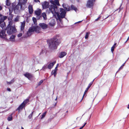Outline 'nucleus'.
<instances>
[{"label": "nucleus", "mask_w": 129, "mask_h": 129, "mask_svg": "<svg viewBox=\"0 0 129 129\" xmlns=\"http://www.w3.org/2000/svg\"><path fill=\"white\" fill-rule=\"evenodd\" d=\"M71 8L72 9L75 10V11H76L77 10V8L76 7H75L74 6L72 5L71 6Z\"/></svg>", "instance_id": "31"}, {"label": "nucleus", "mask_w": 129, "mask_h": 129, "mask_svg": "<svg viewBox=\"0 0 129 129\" xmlns=\"http://www.w3.org/2000/svg\"><path fill=\"white\" fill-rule=\"evenodd\" d=\"M41 10L40 9H39L35 11V13L37 15V18L38 19H39L41 18Z\"/></svg>", "instance_id": "9"}, {"label": "nucleus", "mask_w": 129, "mask_h": 129, "mask_svg": "<svg viewBox=\"0 0 129 129\" xmlns=\"http://www.w3.org/2000/svg\"><path fill=\"white\" fill-rule=\"evenodd\" d=\"M109 17V16H108L107 17H106V19L108 17Z\"/></svg>", "instance_id": "62"}, {"label": "nucleus", "mask_w": 129, "mask_h": 129, "mask_svg": "<svg viewBox=\"0 0 129 129\" xmlns=\"http://www.w3.org/2000/svg\"><path fill=\"white\" fill-rule=\"evenodd\" d=\"M42 53H43V51H42V52H40V54H42Z\"/></svg>", "instance_id": "58"}, {"label": "nucleus", "mask_w": 129, "mask_h": 129, "mask_svg": "<svg viewBox=\"0 0 129 129\" xmlns=\"http://www.w3.org/2000/svg\"><path fill=\"white\" fill-rule=\"evenodd\" d=\"M49 13L51 12L53 14V17L55 18L56 20H60V17L59 13V10L58 9L57 7L55 5H51L49 7Z\"/></svg>", "instance_id": "2"}, {"label": "nucleus", "mask_w": 129, "mask_h": 129, "mask_svg": "<svg viewBox=\"0 0 129 129\" xmlns=\"http://www.w3.org/2000/svg\"><path fill=\"white\" fill-rule=\"evenodd\" d=\"M57 96L56 99H55V100L56 101L57 100Z\"/></svg>", "instance_id": "54"}, {"label": "nucleus", "mask_w": 129, "mask_h": 129, "mask_svg": "<svg viewBox=\"0 0 129 129\" xmlns=\"http://www.w3.org/2000/svg\"><path fill=\"white\" fill-rule=\"evenodd\" d=\"M93 5V2L92 0H89L87 2V7L89 8L92 7Z\"/></svg>", "instance_id": "12"}, {"label": "nucleus", "mask_w": 129, "mask_h": 129, "mask_svg": "<svg viewBox=\"0 0 129 129\" xmlns=\"http://www.w3.org/2000/svg\"><path fill=\"white\" fill-rule=\"evenodd\" d=\"M34 0V1L35 2H40L39 0Z\"/></svg>", "instance_id": "43"}, {"label": "nucleus", "mask_w": 129, "mask_h": 129, "mask_svg": "<svg viewBox=\"0 0 129 129\" xmlns=\"http://www.w3.org/2000/svg\"><path fill=\"white\" fill-rule=\"evenodd\" d=\"M2 7L1 6H0V11L2 9Z\"/></svg>", "instance_id": "51"}, {"label": "nucleus", "mask_w": 129, "mask_h": 129, "mask_svg": "<svg viewBox=\"0 0 129 129\" xmlns=\"http://www.w3.org/2000/svg\"><path fill=\"white\" fill-rule=\"evenodd\" d=\"M42 16L44 20H46L47 19V18L46 17V15L45 13L44 12L42 13Z\"/></svg>", "instance_id": "25"}, {"label": "nucleus", "mask_w": 129, "mask_h": 129, "mask_svg": "<svg viewBox=\"0 0 129 129\" xmlns=\"http://www.w3.org/2000/svg\"><path fill=\"white\" fill-rule=\"evenodd\" d=\"M27 0H18V4L16 6L14 10L15 14L18 13L20 10H23L25 8V5Z\"/></svg>", "instance_id": "3"}, {"label": "nucleus", "mask_w": 129, "mask_h": 129, "mask_svg": "<svg viewBox=\"0 0 129 129\" xmlns=\"http://www.w3.org/2000/svg\"><path fill=\"white\" fill-rule=\"evenodd\" d=\"M80 118V119L81 118L80 117H78V118H77V119L78 118Z\"/></svg>", "instance_id": "61"}, {"label": "nucleus", "mask_w": 129, "mask_h": 129, "mask_svg": "<svg viewBox=\"0 0 129 129\" xmlns=\"http://www.w3.org/2000/svg\"><path fill=\"white\" fill-rule=\"evenodd\" d=\"M60 43V41L59 38V36L57 35L49 41V48L52 50L56 49L57 46Z\"/></svg>", "instance_id": "1"}, {"label": "nucleus", "mask_w": 129, "mask_h": 129, "mask_svg": "<svg viewBox=\"0 0 129 129\" xmlns=\"http://www.w3.org/2000/svg\"><path fill=\"white\" fill-rule=\"evenodd\" d=\"M82 21H78V22H77L76 23H75V24H76V23H80V22H81Z\"/></svg>", "instance_id": "49"}, {"label": "nucleus", "mask_w": 129, "mask_h": 129, "mask_svg": "<svg viewBox=\"0 0 129 129\" xmlns=\"http://www.w3.org/2000/svg\"><path fill=\"white\" fill-rule=\"evenodd\" d=\"M56 63V61H54L53 62L50 63L49 64L48 66V68L49 69H51L53 66Z\"/></svg>", "instance_id": "24"}, {"label": "nucleus", "mask_w": 129, "mask_h": 129, "mask_svg": "<svg viewBox=\"0 0 129 129\" xmlns=\"http://www.w3.org/2000/svg\"><path fill=\"white\" fill-rule=\"evenodd\" d=\"M12 21H10L9 22V24L7 26H8L9 27H12L11 26L12 25Z\"/></svg>", "instance_id": "34"}, {"label": "nucleus", "mask_w": 129, "mask_h": 129, "mask_svg": "<svg viewBox=\"0 0 129 129\" xmlns=\"http://www.w3.org/2000/svg\"><path fill=\"white\" fill-rule=\"evenodd\" d=\"M67 54V53L64 52H61L59 54V57L60 58H62Z\"/></svg>", "instance_id": "23"}, {"label": "nucleus", "mask_w": 129, "mask_h": 129, "mask_svg": "<svg viewBox=\"0 0 129 129\" xmlns=\"http://www.w3.org/2000/svg\"><path fill=\"white\" fill-rule=\"evenodd\" d=\"M129 39V36L128 37L126 41V42Z\"/></svg>", "instance_id": "55"}, {"label": "nucleus", "mask_w": 129, "mask_h": 129, "mask_svg": "<svg viewBox=\"0 0 129 129\" xmlns=\"http://www.w3.org/2000/svg\"><path fill=\"white\" fill-rule=\"evenodd\" d=\"M116 43H115L114 45L112 47H114V48H115V45H116Z\"/></svg>", "instance_id": "48"}, {"label": "nucleus", "mask_w": 129, "mask_h": 129, "mask_svg": "<svg viewBox=\"0 0 129 129\" xmlns=\"http://www.w3.org/2000/svg\"><path fill=\"white\" fill-rule=\"evenodd\" d=\"M39 25L43 29H45L47 28L48 26L47 24L45 23H40Z\"/></svg>", "instance_id": "17"}, {"label": "nucleus", "mask_w": 129, "mask_h": 129, "mask_svg": "<svg viewBox=\"0 0 129 129\" xmlns=\"http://www.w3.org/2000/svg\"><path fill=\"white\" fill-rule=\"evenodd\" d=\"M49 3L45 1L42 3V6L43 9H45L48 8L50 6Z\"/></svg>", "instance_id": "11"}, {"label": "nucleus", "mask_w": 129, "mask_h": 129, "mask_svg": "<svg viewBox=\"0 0 129 129\" xmlns=\"http://www.w3.org/2000/svg\"><path fill=\"white\" fill-rule=\"evenodd\" d=\"M52 73H53V74L54 75V77H55L56 74V71L54 70H53L52 71Z\"/></svg>", "instance_id": "33"}, {"label": "nucleus", "mask_w": 129, "mask_h": 129, "mask_svg": "<svg viewBox=\"0 0 129 129\" xmlns=\"http://www.w3.org/2000/svg\"><path fill=\"white\" fill-rule=\"evenodd\" d=\"M7 36H8V38H7V39H9L11 41H14L15 40V36L13 35H12L11 36H10V35H7Z\"/></svg>", "instance_id": "18"}, {"label": "nucleus", "mask_w": 129, "mask_h": 129, "mask_svg": "<svg viewBox=\"0 0 129 129\" xmlns=\"http://www.w3.org/2000/svg\"><path fill=\"white\" fill-rule=\"evenodd\" d=\"M62 6L67 11H69L71 10V8L67 4H63Z\"/></svg>", "instance_id": "15"}, {"label": "nucleus", "mask_w": 129, "mask_h": 129, "mask_svg": "<svg viewBox=\"0 0 129 129\" xmlns=\"http://www.w3.org/2000/svg\"><path fill=\"white\" fill-rule=\"evenodd\" d=\"M11 16V17L12 18L13 17V15H12V14H11L10 15V16Z\"/></svg>", "instance_id": "53"}, {"label": "nucleus", "mask_w": 129, "mask_h": 129, "mask_svg": "<svg viewBox=\"0 0 129 129\" xmlns=\"http://www.w3.org/2000/svg\"><path fill=\"white\" fill-rule=\"evenodd\" d=\"M6 129H10V128L8 127H7V128H6Z\"/></svg>", "instance_id": "59"}, {"label": "nucleus", "mask_w": 129, "mask_h": 129, "mask_svg": "<svg viewBox=\"0 0 129 129\" xmlns=\"http://www.w3.org/2000/svg\"><path fill=\"white\" fill-rule=\"evenodd\" d=\"M6 31L3 30L0 32V37L1 38H8V36L5 34Z\"/></svg>", "instance_id": "8"}, {"label": "nucleus", "mask_w": 129, "mask_h": 129, "mask_svg": "<svg viewBox=\"0 0 129 129\" xmlns=\"http://www.w3.org/2000/svg\"><path fill=\"white\" fill-rule=\"evenodd\" d=\"M90 34V33L89 32H87L86 33L85 36V38L86 39H87L89 36V35Z\"/></svg>", "instance_id": "30"}, {"label": "nucleus", "mask_w": 129, "mask_h": 129, "mask_svg": "<svg viewBox=\"0 0 129 129\" xmlns=\"http://www.w3.org/2000/svg\"><path fill=\"white\" fill-rule=\"evenodd\" d=\"M41 114V113L39 114L38 116V117L39 116V115L40 114Z\"/></svg>", "instance_id": "60"}, {"label": "nucleus", "mask_w": 129, "mask_h": 129, "mask_svg": "<svg viewBox=\"0 0 129 129\" xmlns=\"http://www.w3.org/2000/svg\"><path fill=\"white\" fill-rule=\"evenodd\" d=\"M43 80H40L39 82L38 83V84L37 85L38 86H39L43 82Z\"/></svg>", "instance_id": "35"}, {"label": "nucleus", "mask_w": 129, "mask_h": 129, "mask_svg": "<svg viewBox=\"0 0 129 129\" xmlns=\"http://www.w3.org/2000/svg\"><path fill=\"white\" fill-rule=\"evenodd\" d=\"M92 0L93 1V2H94V1H95V0Z\"/></svg>", "instance_id": "63"}, {"label": "nucleus", "mask_w": 129, "mask_h": 129, "mask_svg": "<svg viewBox=\"0 0 129 129\" xmlns=\"http://www.w3.org/2000/svg\"><path fill=\"white\" fill-rule=\"evenodd\" d=\"M41 125L40 124H39L37 126L35 129H40V128Z\"/></svg>", "instance_id": "38"}, {"label": "nucleus", "mask_w": 129, "mask_h": 129, "mask_svg": "<svg viewBox=\"0 0 129 129\" xmlns=\"http://www.w3.org/2000/svg\"><path fill=\"white\" fill-rule=\"evenodd\" d=\"M14 81V79H12L11 81L9 82H7V83L8 84H11L13 83Z\"/></svg>", "instance_id": "32"}, {"label": "nucleus", "mask_w": 129, "mask_h": 129, "mask_svg": "<svg viewBox=\"0 0 129 129\" xmlns=\"http://www.w3.org/2000/svg\"><path fill=\"white\" fill-rule=\"evenodd\" d=\"M57 67H56L54 70L55 71H57Z\"/></svg>", "instance_id": "47"}, {"label": "nucleus", "mask_w": 129, "mask_h": 129, "mask_svg": "<svg viewBox=\"0 0 129 129\" xmlns=\"http://www.w3.org/2000/svg\"><path fill=\"white\" fill-rule=\"evenodd\" d=\"M114 47H111V51L112 52H113V51L114 50Z\"/></svg>", "instance_id": "40"}, {"label": "nucleus", "mask_w": 129, "mask_h": 129, "mask_svg": "<svg viewBox=\"0 0 129 129\" xmlns=\"http://www.w3.org/2000/svg\"><path fill=\"white\" fill-rule=\"evenodd\" d=\"M29 100L28 99H26L17 108L16 110H18L19 111L20 110H22L25 105L29 102Z\"/></svg>", "instance_id": "7"}, {"label": "nucleus", "mask_w": 129, "mask_h": 129, "mask_svg": "<svg viewBox=\"0 0 129 129\" xmlns=\"http://www.w3.org/2000/svg\"><path fill=\"white\" fill-rule=\"evenodd\" d=\"M77 0V1H78V2H79V0Z\"/></svg>", "instance_id": "64"}, {"label": "nucleus", "mask_w": 129, "mask_h": 129, "mask_svg": "<svg viewBox=\"0 0 129 129\" xmlns=\"http://www.w3.org/2000/svg\"><path fill=\"white\" fill-rule=\"evenodd\" d=\"M55 22L54 19H52L49 23V25L51 26H54L55 24Z\"/></svg>", "instance_id": "22"}, {"label": "nucleus", "mask_w": 129, "mask_h": 129, "mask_svg": "<svg viewBox=\"0 0 129 129\" xmlns=\"http://www.w3.org/2000/svg\"><path fill=\"white\" fill-rule=\"evenodd\" d=\"M5 3H6V5L9 7V11H10L9 14L11 13V11H12L14 10V8L15 7V3H12L11 5V7H10L11 5V3L10 0H6V1Z\"/></svg>", "instance_id": "5"}, {"label": "nucleus", "mask_w": 129, "mask_h": 129, "mask_svg": "<svg viewBox=\"0 0 129 129\" xmlns=\"http://www.w3.org/2000/svg\"><path fill=\"white\" fill-rule=\"evenodd\" d=\"M92 83H92H89V84L87 87L86 88V90H85V92H84V94H83V97L82 98V100L83 99V98L84 96L85 95V94H86V92L87 91H88V89H89L90 88V86L92 85V84H91Z\"/></svg>", "instance_id": "21"}, {"label": "nucleus", "mask_w": 129, "mask_h": 129, "mask_svg": "<svg viewBox=\"0 0 129 129\" xmlns=\"http://www.w3.org/2000/svg\"><path fill=\"white\" fill-rule=\"evenodd\" d=\"M6 29L7 30V33L8 35H11L16 31L15 29L13 27H9L7 26Z\"/></svg>", "instance_id": "6"}, {"label": "nucleus", "mask_w": 129, "mask_h": 129, "mask_svg": "<svg viewBox=\"0 0 129 129\" xmlns=\"http://www.w3.org/2000/svg\"><path fill=\"white\" fill-rule=\"evenodd\" d=\"M60 11L61 12L60 16V19L61 18H62L65 17L66 12V11L62 8H60Z\"/></svg>", "instance_id": "10"}, {"label": "nucleus", "mask_w": 129, "mask_h": 129, "mask_svg": "<svg viewBox=\"0 0 129 129\" xmlns=\"http://www.w3.org/2000/svg\"><path fill=\"white\" fill-rule=\"evenodd\" d=\"M41 28L38 26H33L30 27L27 33V36H30L32 32L35 31L36 33H39L40 32Z\"/></svg>", "instance_id": "4"}, {"label": "nucleus", "mask_w": 129, "mask_h": 129, "mask_svg": "<svg viewBox=\"0 0 129 129\" xmlns=\"http://www.w3.org/2000/svg\"><path fill=\"white\" fill-rule=\"evenodd\" d=\"M123 67L122 66H121L119 68V69L118 70V71H119V70H120L121 69H123Z\"/></svg>", "instance_id": "42"}, {"label": "nucleus", "mask_w": 129, "mask_h": 129, "mask_svg": "<svg viewBox=\"0 0 129 129\" xmlns=\"http://www.w3.org/2000/svg\"><path fill=\"white\" fill-rule=\"evenodd\" d=\"M22 35V33H20L18 35V37H21Z\"/></svg>", "instance_id": "41"}, {"label": "nucleus", "mask_w": 129, "mask_h": 129, "mask_svg": "<svg viewBox=\"0 0 129 129\" xmlns=\"http://www.w3.org/2000/svg\"><path fill=\"white\" fill-rule=\"evenodd\" d=\"M94 79L93 80V81H92V82H90V83H92H92H91V84H92V83H93V82L94 81Z\"/></svg>", "instance_id": "52"}, {"label": "nucleus", "mask_w": 129, "mask_h": 129, "mask_svg": "<svg viewBox=\"0 0 129 129\" xmlns=\"http://www.w3.org/2000/svg\"><path fill=\"white\" fill-rule=\"evenodd\" d=\"M32 19L35 25V26H37V24L36 23L37 20L36 18H35L33 17L32 18Z\"/></svg>", "instance_id": "27"}, {"label": "nucleus", "mask_w": 129, "mask_h": 129, "mask_svg": "<svg viewBox=\"0 0 129 129\" xmlns=\"http://www.w3.org/2000/svg\"><path fill=\"white\" fill-rule=\"evenodd\" d=\"M126 62H125L124 63H123L122 65L121 66L123 67L124 66V64Z\"/></svg>", "instance_id": "50"}, {"label": "nucleus", "mask_w": 129, "mask_h": 129, "mask_svg": "<svg viewBox=\"0 0 129 129\" xmlns=\"http://www.w3.org/2000/svg\"><path fill=\"white\" fill-rule=\"evenodd\" d=\"M50 2L53 5H55L56 6L57 5L59 6L60 5L59 3V0H54V1L51 0L50 1Z\"/></svg>", "instance_id": "13"}, {"label": "nucleus", "mask_w": 129, "mask_h": 129, "mask_svg": "<svg viewBox=\"0 0 129 129\" xmlns=\"http://www.w3.org/2000/svg\"><path fill=\"white\" fill-rule=\"evenodd\" d=\"M28 9L29 13L31 14L33 13V11L32 6L29 5L28 7Z\"/></svg>", "instance_id": "20"}, {"label": "nucleus", "mask_w": 129, "mask_h": 129, "mask_svg": "<svg viewBox=\"0 0 129 129\" xmlns=\"http://www.w3.org/2000/svg\"><path fill=\"white\" fill-rule=\"evenodd\" d=\"M58 64H57V66H56V67H57H57H58Z\"/></svg>", "instance_id": "56"}, {"label": "nucleus", "mask_w": 129, "mask_h": 129, "mask_svg": "<svg viewBox=\"0 0 129 129\" xmlns=\"http://www.w3.org/2000/svg\"><path fill=\"white\" fill-rule=\"evenodd\" d=\"M47 112H44L42 115L41 116V117L40 118V119H42L43 118L45 117L46 114Z\"/></svg>", "instance_id": "29"}, {"label": "nucleus", "mask_w": 129, "mask_h": 129, "mask_svg": "<svg viewBox=\"0 0 129 129\" xmlns=\"http://www.w3.org/2000/svg\"><path fill=\"white\" fill-rule=\"evenodd\" d=\"M127 122L128 121H125V122L124 123V126L125 127L126 126V125H127V124H128L129 123H128Z\"/></svg>", "instance_id": "39"}, {"label": "nucleus", "mask_w": 129, "mask_h": 129, "mask_svg": "<svg viewBox=\"0 0 129 129\" xmlns=\"http://www.w3.org/2000/svg\"><path fill=\"white\" fill-rule=\"evenodd\" d=\"M127 108H128V109H129V105H128V106H127Z\"/></svg>", "instance_id": "57"}, {"label": "nucleus", "mask_w": 129, "mask_h": 129, "mask_svg": "<svg viewBox=\"0 0 129 129\" xmlns=\"http://www.w3.org/2000/svg\"><path fill=\"white\" fill-rule=\"evenodd\" d=\"M86 123H87V122H85L84 123V125L82 126L81 127H80L79 129H82L83 128V127L86 124Z\"/></svg>", "instance_id": "37"}, {"label": "nucleus", "mask_w": 129, "mask_h": 129, "mask_svg": "<svg viewBox=\"0 0 129 129\" xmlns=\"http://www.w3.org/2000/svg\"><path fill=\"white\" fill-rule=\"evenodd\" d=\"M24 75L29 79L33 77L32 75L31 74L28 73L24 74Z\"/></svg>", "instance_id": "19"}, {"label": "nucleus", "mask_w": 129, "mask_h": 129, "mask_svg": "<svg viewBox=\"0 0 129 129\" xmlns=\"http://www.w3.org/2000/svg\"><path fill=\"white\" fill-rule=\"evenodd\" d=\"M20 16L18 15H17L16 16V17L15 18L14 21L16 22H18L19 21V19L20 18Z\"/></svg>", "instance_id": "26"}, {"label": "nucleus", "mask_w": 129, "mask_h": 129, "mask_svg": "<svg viewBox=\"0 0 129 129\" xmlns=\"http://www.w3.org/2000/svg\"><path fill=\"white\" fill-rule=\"evenodd\" d=\"M12 117L11 116L8 117V119L9 121H11L12 120Z\"/></svg>", "instance_id": "36"}, {"label": "nucleus", "mask_w": 129, "mask_h": 129, "mask_svg": "<svg viewBox=\"0 0 129 129\" xmlns=\"http://www.w3.org/2000/svg\"><path fill=\"white\" fill-rule=\"evenodd\" d=\"M5 25V23H4L3 25H2V26H1V27H2L3 28V27H4V26Z\"/></svg>", "instance_id": "46"}, {"label": "nucleus", "mask_w": 129, "mask_h": 129, "mask_svg": "<svg viewBox=\"0 0 129 129\" xmlns=\"http://www.w3.org/2000/svg\"><path fill=\"white\" fill-rule=\"evenodd\" d=\"M100 17H99L97 19H96L95 20V21H98L99 19H100Z\"/></svg>", "instance_id": "44"}, {"label": "nucleus", "mask_w": 129, "mask_h": 129, "mask_svg": "<svg viewBox=\"0 0 129 129\" xmlns=\"http://www.w3.org/2000/svg\"><path fill=\"white\" fill-rule=\"evenodd\" d=\"M34 111L32 112L28 116V118L29 119H31L32 118V116L34 113Z\"/></svg>", "instance_id": "28"}, {"label": "nucleus", "mask_w": 129, "mask_h": 129, "mask_svg": "<svg viewBox=\"0 0 129 129\" xmlns=\"http://www.w3.org/2000/svg\"><path fill=\"white\" fill-rule=\"evenodd\" d=\"M7 17L0 14V24L7 18Z\"/></svg>", "instance_id": "14"}, {"label": "nucleus", "mask_w": 129, "mask_h": 129, "mask_svg": "<svg viewBox=\"0 0 129 129\" xmlns=\"http://www.w3.org/2000/svg\"><path fill=\"white\" fill-rule=\"evenodd\" d=\"M21 25L20 26V29L22 31H23L25 27V21H24L23 22H21Z\"/></svg>", "instance_id": "16"}, {"label": "nucleus", "mask_w": 129, "mask_h": 129, "mask_svg": "<svg viewBox=\"0 0 129 129\" xmlns=\"http://www.w3.org/2000/svg\"><path fill=\"white\" fill-rule=\"evenodd\" d=\"M7 90L9 91H11V89L10 88H8L7 89Z\"/></svg>", "instance_id": "45"}]
</instances>
